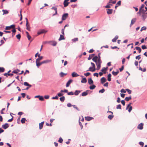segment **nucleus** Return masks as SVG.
<instances>
[{
    "label": "nucleus",
    "instance_id": "1",
    "mask_svg": "<svg viewBox=\"0 0 147 147\" xmlns=\"http://www.w3.org/2000/svg\"><path fill=\"white\" fill-rule=\"evenodd\" d=\"M25 19L26 21V29L28 31L30 30V25L28 24V19L27 18H25Z\"/></svg>",
    "mask_w": 147,
    "mask_h": 147
},
{
    "label": "nucleus",
    "instance_id": "2",
    "mask_svg": "<svg viewBox=\"0 0 147 147\" xmlns=\"http://www.w3.org/2000/svg\"><path fill=\"white\" fill-rule=\"evenodd\" d=\"M68 16V14L67 13L63 14L62 16V20H65L67 18Z\"/></svg>",
    "mask_w": 147,
    "mask_h": 147
},
{
    "label": "nucleus",
    "instance_id": "3",
    "mask_svg": "<svg viewBox=\"0 0 147 147\" xmlns=\"http://www.w3.org/2000/svg\"><path fill=\"white\" fill-rule=\"evenodd\" d=\"M131 104V103H130L126 107V109H127L129 107L128 110V111L129 112H130L132 110V107L131 106H130Z\"/></svg>",
    "mask_w": 147,
    "mask_h": 147
},
{
    "label": "nucleus",
    "instance_id": "4",
    "mask_svg": "<svg viewBox=\"0 0 147 147\" xmlns=\"http://www.w3.org/2000/svg\"><path fill=\"white\" fill-rule=\"evenodd\" d=\"M47 32V31L45 30L44 29H41L39 30L37 32V34L38 35H40L41 34L45 33Z\"/></svg>",
    "mask_w": 147,
    "mask_h": 147
},
{
    "label": "nucleus",
    "instance_id": "5",
    "mask_svg": "<svg viewBox=\"0 0 147 147\" xmlns=\"http://www.w3.org/2000/svg\"><path fill=\"white\" fill-rule=\"evenodd\" d=\"M144 124L141 123L139 124L137 127V128L140 130H142L143 128Z\"/></svg>",
    "mask_w": 147,
    "mask_h": 147
},
{
    "label": "nucleus",
    "instance_id": "6",
    "mask_svg": "<svg viewBox=\"0 0 147 147\" xmlns=\"http://www.w3.org/2000/svg\"><path fill=\"white\" fill-rule=\"evenodd\" d=\"M69 0H64L63 2L64 7H66L68 6L69 3L68 2Z\"/></svg>",
    "mask_w": 147,
    "mask_h": 147
},
{
    "label": "nucleus",
    "instance_id": "7",
    "mask_svg": "<svg viewBox=\"0 0 147 147\" xmlns=\"http://www.w3.org/2000/svg\"><path fill=\"white\" fill-rule=\"evenodd\" d=\"M15 25L14 24H12L10 26H6L5 28V29L6 30H9L10 29V28H13L15 27Z\"/></svg>",
    "mask_w": 147,
    "mask_h": 147
},
{
    "label": "nucleus",
    "instance_id": "8",
    "mask_svg": "<svg viewBox=\"0 0 147 147\" xmlns=\"http://www.w3.org/2000/svg\"><path fill=\"white\" fill-rule=\"evenodd\" d=\"M141 16L142 18V20L144 21L147 18V15H145V14L144 13V12L142 13Z\"/></svg>",
    "mask_w": 147,
    "mask_h": 147
},
{
    "label": "nucleus",
    "instance_id": "9",
    "mask_svg": "<svg viewBox=\"0 0 147 147\" xmlns=\"http://www.w3.org/2000/svg\"><path fill=\"white\" fill-rule=\"evenodd\" d=\"M2 127L4 129H6L9 127V125L8 123H5L4 124L2 125Z\"/></svg>",
    "mask_w": 147,
    "mask_h": 147
},
{
    "label": "nucleus",
    "instance_id": "10",
    "mask_svg": "<svg viewBox=\"0 0 147 147\" xmlns=\"http://www.w3.org/2000/svg\"><path fill=\"white\" fill-rule=\"evenodd\" d=\"M88 82L90 85H92L93 84V81L91 78H88Z\"/></svg>",
    "mask_w": 147,
    "mask_h": 147
},
{
    "label": "nucleus",
    "instance_id": "11",
    "mask_svg": "<svg viewBox=\"0 0 147 147\" xmlns=\"http://www.w3.org/2000/svg\"><path fill=\"white\" fill-rule=\"evenodd\" d=\"M107 13L108 14H111L112 13L113 9H107Z\"/></svg>",
    "mask_w": 147,
    "mask_h": 147
},
{
    "label": "nucleus",
    "instance_id": "12",
    "mask_svg": "<svg viewBox=\"0 0 147 147\" xmlns=\"http://www.w3.org/2000/svg\"><path fill=\"white\" fill-rule=\"evenodd\" d=\"M36 65L37 67L38 68L39 67V66L43 64H44L43 61H42L40 62L39 61L36 62Z\"/></svg>",
    "mask_w": 147,
    "mask_h": 147
},
{
    "label": "nucleus",
    "instance_id": "13",
    "mask_svg": "<svg viewBox=\"0 0 147 147\" xmlns=\"http://www.w3.org/2000/svg\"><path fill=\"white\" fill-rule=\"evenodd\" d=\"M85 118V119L88 121H90L93 119V118L92 117L88 116L86 117Z\"/></svg>",
    "mask_w": 147,
    "mask_h": 147
},
{
    "label": "nucleus",
    "instance_id": "14",
    "mask_svg": "<svg viewBox=\"0 0 147 147\" xmlns=\"http://www.w3.org/2000/svg\"><path fill=\"white\" fill-rule=\"evenodd\" d=\"M100 81L101 83L103 84L106 82V79L104 77H103L100 79Z\"/></svg>",
    "mask_w": 147,
    "mask_h": 147
},
{
    "label": "nucleus",
    "instance_id": "15",
    "mask_svg": "<svg viewBox=\"0 0 147 147\" xmlns=\"http://www.w3.org/2000/svg\"><path fill=\"white\" fill-rule=\"evenodd\" d=\"M73 80L71 79L69 80L67 83L66 84V87H68L70 84L72 82Z\"/></svg>",
    "mask_w": 147,
    "mask_h": 147
},
{
    "label": "nucleus",
    "instance_id": "16",
    "mask_svg": "<svg viewBox=\"0 0 147 147\" xmlns=\"http://www.w3.org/2000/svg\"><path fill=\"white\" fill-rule=\"evenodd\" d=\"M71 76L73 77H76L78 76L79 75L75 72H73L72 73Z\"/></svg>",
    "mask_w": 147,
    "mask_h": 147
},
{
    "label": "nucleus",
    "instance_id": "17",
    "mask_svg": "<svg viewBox=\"0 0 147 147\" xmlns=\"http://www.w3.org/2000/svg\"><path fill=\"white\" fill-rule=\"evenodd\" d=\"M98 58V57L97 56H94L92 59V60L95 62L96 64V63H97V60Z\"/></svg>",
    "mask_w": 147,
    "mask_h": 147
},
{
    "label": "nucleus",
    "instance_id": "18",
    "mask_svg": "<svg viewBox=\"0 0 147 147\" xmlns=\"http://www.w3.org/2000/svg\"><path fill=\"white\" fill-rule=\"evenodd\" d=\"M44 121H42L39 124V128L40 129H42L43 127V125L44 123Z\"/></svg>",
    "mask_w": 147,
    "mask_h": 147
},
{
    "label": "nucleus",
    "instance_id": "19",
    "mask_svg": "<svg viewBox=\"0 0 147 147\" xmlns=\"http://www.w3.org/2000/svg\"><path fill=\"white\" fill-rule=\"evenodd\" d=\"M87 80L85 78H83L81 81V82L82 83H85L87 82Z\"/></svg>",
    "mask_w": 147,
    "mask_h": 147
},
{
    "label": "nucleus",
    "instance_id": "20",
    "mask_svg": "<svg viewBox=\"0 0 147 147\" xmlns=\"http://www.w3.org/2000/svg\"><path fill=\"white\" fill-rule=\"evenodd\" d=\"M112 74L114 76H117V74L119 73V71L118 69H117V71L116 72L114 71L112 72Z\"/></svg>",
    "mask_w": 147,
    "mask_h": 147
},
{
    "label": "nucleus",
    "instance_id": "21",
    "mask_svg": "<svg viewBox=\"0 0 147 147\" xmlns=\"http://www.w3.org/2000/svg\"><path fill=\"white\" fill-rule=\"evenodd\" d=\"M44 63H47L49 62H51L52 61L51 59H47L43 61Z\"/></svg>",
    "mask_w": 147,
    "mask_h": 147
},
{
    "label": "nucleus",
    "instance_id": "22",
    "mask_svg": "<svg viewBox=\"0 0 147 147\" xmlns=\"http://www.w3.org/2000/svg\"><path fill=\"white\" fill-rule=\"evenodd\" d=\"M13 74L12 73H5L3 74V75L6 76L7 77H8L7 76H13Z\"/></svg>",
    "mask_w": 147,
    "mask_h": 147
},
{
    "label": "nucleus",
    "instance_id": "23",
    "mask_svg": "<svg viewBox=\"0 0 147 147\" xmlns=\"http://www.w3.org/2000/svg\"><path fill=\"white\" fill-rule=\"evenodd\" d=\"M50 42L52 43L51 45L53 46H55L57 44V42L55 41H51Z\"/></svg>",
    "mask_w": 147,
    "mask_h": 147
},
{
    "label": "nucleus",
    "instance_id": "24",
    "mask_svg": "<svg viewBox=\"0 0 147 147\" xmlns=\"http://www.w3.org/2000/svg\"><path fill=\"white\" fill-rule=\"evenodd\" d=\"M92 68H93L92 67H90L89 68V69L87 70L86 71H90L92 72L96 70V69L93 68V69H92Z\"/></svg>",
    "mask_w": 147,
    "mask_h": 147
},
{
    "label": "nucleus",
    "instance_id": "25",
    "mask_svg": "<svg viewBox=\"0 0 147 147\" xmlns=\"http://www.w3.org/2000/svg\"><path fill=\"white\" fill-rule=\"evenodd\" d=\"M43 58V57L42 56H41L40 57H38V58L36 60V62H37L40 61Z\"/></svg>",
    "mask_w": 147,
    "mask_h": 147
},
{
    "label": "nucleus",
    "instance_id": "26",
    "mask_svg": "<svg viewBox=\"0 0 147 147\" xmlns=\"http://www.w3.org/2000/svg\"><path fill=\"white\" fill-rule=\"evenodd\" d=\"M65 39V38L64 37L63 35L61 34L60 35V37H59V39L58 40L59 41H60L62 40H64Z\"/></svg>",
    "mask_w": 147,
    "mask_h": 147
},
{
    "label": "nucleus",
    "instance_id": "27",
    "mask_svg": "<svg viewBox=\"0 0 147 147\" xmlns=\"http://www.w3.org/2000/svg\"><path fill=\"white\" fill-rule=\"evenodd\" d=\"M88 91L87 90L86 91L82 92V96H86L88 94L87 92Z\"/></svg>",
    "mask_w": 147,
    "mask_h": 147
},
{
    "label": "nucleus",
    "instance_id": "28",
    "mask_svg": "<svg viewBox=\"0 0 147 147\" xmlns=\"http://www.w3.org/2000/svg\"><path fill=\"white\" fill-rule=\"evenodd\" d=\"M81 92V91H80V90H76L74 94V95L76 96H77V95H78V94H79V93H80Z\"/></svg>",
    "mask_w": 147,
    "mask_h": 147
},
{
    "label": "nucleus",
    "instance_id": "29",
    "mask_svg": "<svg viewBox=\"0 0 147 147\" xmlns=\"http://www.w3.org/2000/svg\"><path fill=\"white\" fill-rule=\"evenodd\" d=\"M101 64L97 63H96V65L97 66V68L96 69L97 70H98L100 69L101 67Z\"/></svg>",
    "mask_w": 147,
    "mask_h": 147
},
{
    "label": "nucleus",
    "instance_id": "30",
    "mask_svg": "<svg viewBox=\"0 0 147 147\" xmlns=\"http://www.w3.org/2000/svg\"><path fill=\"white\" fill-rule=\"evenodd\" d=\"M136 49L138 51L139 53H140L142 51V50L140 47H136L134 49Z\"/></svg>",
    "mask_w": 147,
    "mask_h": 147
},
{
    "label": "nucleus",
    "instance_id": "31",
    "mask_svg": "<svg viewBox=\"0 0 147 147\" xmlns=\"http://www.w3.org/2000/svg\"><path fill=\"white\" fill-rule=\"evenodd\" d=\"M111 74H109L107 76L108 77V80L109 81H110L111 80Z\"/></svg>",
    "mask_w": 147,
    "mask_h": 147
},
{
    "label": "nucleus",
    "instance_id": "32",
    "mask_svg": "<svg viewBox=\"0 0 147 147\" xmlns=\"http://www.w3.org/2000/svg\"><path fill=\"white\" fill-rule=\"evenodd\" d=\"M2 11L3 12V15L5 14H7L8 13V11L7 10L3 9Z\"/></svg>",
    "mask_w": 147,
    "mask_h": 147
},
{
    "label": "nucleus",
    "instance_id": "33",
    "mask_svg": "<svg viewBox=\"0 0 147 147\" xmlns=\"http://www.w3.org/2000/svg\"><path fill=\"white\" fill-rule=\"evenodd\" d=\"M131 96H130L129 97H126L125 99V100L128 101H129V100L131 99Z\"/></svg>",
    "mask_w": 147,
    "mask_h": 147
},
{
    "label": "nucleus",
    "instance_id": "34",
    "mask_svg": "<svg viewBox=\"0 0 147 147\" xmlns=\"http://www.w3.org/2000/svg\"><path fill=\"white\" fill-rule=\"evenodd\" d=\"M136 20V18H134L131 20V25H133L135 22Z\"/></svg>",
    "mask_w": 147,
    "mask_h": 147
},
{
    "label": "nucleus",
    "instance_id": "35",
    "mask_svg": "<svg viewBox=\"0 0 147 147\" xmlns=\"http://www.w3.org/2000/svg\"><path fill=\"white\" fill-rule=\"evenodd\" d=\"M96 86L94 85H92L90 86L89 88L91 90H93L96 88Z\"/></svg>",
    "mask_w": 147,
    "mask_h": 147
},
{
    "label": "nucleus",
    "instance_id": "36",
    "mask_svg": "<svg viewBox=\"0 0 147 147\" xmlns=\"http://www.w3.org/2000/svg\"><path fill=\"white\" fill-rule=\"evenodd\" d=\"M65 99V97L64 96H62L60 98V100L62 102H63Z\"/></svg>",
    "mask_w": 147,
    "mask_h": 147
},
{
    "label": "nucleus",
    "instance_id": "37",
    "mask_svg": "<svg viewBox=\"0 0 147 147\" xmlns=\"http://www.w3.org/2000/svg\"><path fill=\"white\" fill-rule=\"evenodd\" d=\"M71 40L73 42H75L78 40V38H75L73 39H72Z\"/></svg>",
    "mask_w": 147,
    "mask_h": 147
},
{
    "label": "nucleus",
    "instance_id": "38",
    "mask_svg": "<svg viewBox=\"0 0 147 147\" xmlns=\"http://www.w3.org/2000/svg\"><path fill=\"white\" fill-rule=\"evenodd\" d=\"M26 120V119L25 118H23L22 119L21 121L22 123H25V121Z\"/></svg>",
    "mask_w": 147,
    "mask_h": 147
},
{
    "label": "nucleus",
    "instance_id": "39",
    "mask_svg": "<svg viewBox=\"0 0 147 147\" xmlns=\"http://www.w3.org/2000/svg\"><path fill=\"white\" fill-rule=\"evenodd\" d=\"M5 70V69L3 67H0V73L3 72Z\"/></svg>",
    "mask_w": 147,
    "mask_h": 147
},
{
    "label": "nucleus",
    "instance_id": "40",
    "mask_svg": "<svg viewBox=\"0 0 147 147\" xmlns=\"http://www.w3.org/2000/svg\"><path fill=\"white\" fill-rule=\"evenodd\" d=\"M98 61H97V63L101 64L102 63V61L101 60L100 58H98Z\"/></svg>",
    "mask_w": 147,
    "mask_h": 147
},
{
    "label": "nucleus",
    "instance_id": "41",
    "mask_svg": "<svg viewBox=\"0 0 147 147\" xmlns=\"http://www.w3.org/2000/svg\"><path fill=\"white\" fill-rule=\"evenodd\" d=\"M144 7V4H142L140 7L139 9L140 10H142V11H144V9H143Z\"/></svg>",
    "mask_w": 147,
    "mask_h": 147
},
{
    "label": "nucleus",
    "instance_id": "42",
    "mask_svg": "<svg viewBox=\"0 0 147 147\" xmlns=\"http://www.w3.org/2000/svg\"><path fill=\"white\" fill-rule=\"evenodd\" d=\"M66 74H65L62 72H61L59 74L60 76L61 77H63L64 75H66Z\"/></svg>",
    "mask_w": 147,
    "mask_h": 147
},
{
    "label": "nucleus",
    "instance_id": "43",
    "mask_svg": "<svg viewBox=\"0 0 147 147\" xmlns=\"http://www.w3.org/2000/svg\"><path fill=\"white\" fill-rule=\"evenodd\" d=\"M113 117L114 116L113 115H110L108 116V118L110 119H112Z\"/></svg>",
    "mask_w": 147,
    "mask_h": 147
},
{
    "label": "nucleus",
    "instance_id": "44",
    "mask_svg": "<svg viewBox=\"0 0 147 147\" xmlns=\"http://www.w3.org/2000/svg\"><path fill=\"white\" fill-rule=\"evenodd\" d=\"M39 99L40 100L42 101H43L44 100L43 97L42 96H40Z\"/></svg>",
    "mask_w": 147,
    "mask_h": 147
},
{
    "label": "nucleus",
    "instance_id": "45",
    "mask_svg": "<svg viewBox=\"0 0 147 147\" xmlns=\"http://www.w3.org/2000/svg\"><path fill=\"white\" fill-rule=\"evenodd\" d=\"M117 109H121V105L119 104L117 105L116 107Z\"/></svg>",
    "mask_w": 147,
    "mask_h": 147
},
{
    "label": "nucleus",
    "instance_id": "46",
    "mask_svg": "<svg viewBox=\"0 0 147 147\" xmlns=\"http://www.w3.org/2000/svg\"><path fill=\"white\" fill-rule=\"evenodd\" d=\"M17 38L18 39H20L21 38V35L20 34H17L16 36Z\"/></svg>",
    "mask_w": 147,
    "mask_h": 147
},
{
    "label": "nucleus",
    "instance_id": "47",
    "mask_svg": "<svg viewBox=\"0 0 147 147\" xmlns=\"http://www.w3.org/2000/svg\"><path fill=\"white\" fill-rule=\"evenodd\" d=\"M126 90L128 92L129 94H131V91L128 89H126Z\"/></svg>",
    "mask_w": 147,
    "mask_h": 147
},
{
    "label": "nucleus",
    "instance_id": "48",
    "mask_svg": "<svg viewBox=\"0 0 147 147\" xmlns=\"http://www.w3.org/2000/svg\"><path fill=\"white\" fill-rule=\"evenodd\" d=\"M146 29V26H143L141 28L140 31H142V30H145Z\"/></svg>",
    "mask_w": 147,
    "mask_h": 147
},
{
    "label": "nucleus",
    "instance_id": "49",
    "mask_svg": "<svg viewBox=\"0 0 147 147\" xmlns=\"http://www.w3.org/2000/svg\"><path fill=\"white\" fill-rule=\"evenodd\" d=\"M22 9H21L20 11V21L22 20Z\"/></svg>",
    "mask_w": 147,
    "mask_h": 147
},
{
    "label": "nucleus",
    "instance_id": "50",
    "mask_svg": "<svg viewBox=\"0 0 147 147\" xmlns=\"http://www.w3.org/2000/svg\"><path fill=\"white\" fill-rule=\"evenodd\" d=\"M105 91V90L104 88H102L101 90H100L99 91V93H103Z\"/></svg>",
    "mask_w": 147,
    "mask_h": 147
},
{
    "label": "nucleus",
    "instance_id": "51",
    "mask_svg": "<svg viewBox=\"0 0 147 147\" xmlns=\"http://www.w3.org/2000/svg\"><path fill=\"white\" fill-rule=\"evenodd\" d=\"M79 125L81 127V129H82L83 127V126L82 123L80 122V121H79Z\"/></svg>",
    "mask_w": 147,
    "mask_h": 147
},
{
    "label": "nucleus",
    "instance_id": "52",
    "mask_svg": "<svg viewBox=\"0 0 147 147\" xmlns=\"http://www.w3.org/2000/svg\"><path fill=\"white\" fill-rule=\"evenodd\" d=\"M63 95V94L62 93H61V92H59V93H58L57 94V95L59 97H60V96H62Z\"/></svg>",
    "mask_w": 147,
    "mask_h": 147
},
{
    "label": "nucleus",
    "instance_id": "53",
    "mask_svg": "<svg viewBox=\"0 0 147 147\" xmlns=\"http://www.w3.org/2000/svg\"><path fill=\"white\" fill-rule=\"evenodd\" d=\"M67 94L69 95H73L74 94V93L72 92H67Z\"/></svg>",
    "mask_w": 147,
    "mask_h": 147
},
{
    "label": "nucleus",
    "instance_id": "54",
    "mask_svg": "<svg viewBox=\"0 0 147 147\" xmlns=\"http://www.w3.org/2000/svg\"><path fill=\"white\" fill-rule=\"evenodd\" d=\"M140 56V55H139L136 56L135 58L136 59L139 60L141 58Z\"/></svg>",
    "mask_w": 147,
    "mask_h": 147
},
{
    "label": "nucleus",
    "instance_id": "55",
    "mask_svg": "<svg viewBox=\"0 0 147 147\" xmlns=\"http://www.w3.org/2000/svg\"><path fill=\"white\" fill-rule=\"evenodd\" d=\"M90 74V73L89 72H87V73L84 74V76H86V77L88 76H89Z\"/></svg>",
    "mask_w": 147,
    "mask_h": 147
},
{
    "label": "nucleus",
    "instance_id": "56",
    "mask_svg": "<svg viewBox=\"0 0 147 147\" xmlns=\"http://www.w3.org/2000/svg\"><path fill=\"white\" fill-rule=\"evenodd\" d=\"M13 73L16 74H18V72L17 71V70H15L12 71V74Z\"/></svg>",
    "mask_w": 147,
    "mask_h": 147
},
{
    "label": "nucleus",
    "instance_id": "57",
    "mask_svg": "<svg viewBox=\"0 0 147 147\" xmlns=\"http://www.w3.org/2000/svg\"><path fill=\"white\" fill-rule=\"evenodd\" d=\"M52 9L54 10L55 11H57V8L55 7H53L51 9Z\"/></svg>",
    "mask_w": 147,
    "mask_h": 147
},
{
    "label": "nucleus",
    "instance_id": "58",
    "mask_svg": "<svg viewBox=\"0 0 147 147\" xmlns=\"http://www.w3.org/2000/svg\"><path fill=\"white\" fill-rule=\"evenodd\" d=\"M63 141V140L61 137L59 138V140H58L59 142L60 143H62V142Z\"/></svg>",
    "mask_w": 147,
    "mask_h": 147
},
{
    "label": "nucleus",
    "instance_id": "59",
    "mask_svg": "<svg viewBox=\"0 0 147 147\" xmlns=\"http://www.w3.org/2000/svg\"><path fill=\"white\" fill-rule=\"evenodd\" d=\"M143 12V11H142V10L139 9V11L137 13V14H139L140 15L141 13H142Z\"/></svg>",
    "mask_w": 147,
    "mask_h": 147
},
{
    "label": "nucleus",
    "instance_id": "60",
    "mask_svg": "<svg viewBox=\"0 0 147 147\" xmlns=\"http://www.w3.org/2000/svg\"><path fill=\"white\" fill-rule=\"evenodd\" d=\"M91 64L92 65L93 68H95V65L94 63L91 62Z\"/></svg>",
    "mask_w": 147,
    "mask_h": 147
},
{
    "label": "nucleus",
    "instance_id": "61",
    "mask_svg": "<svg viewBox=\"0 0 147 147\" xmlns=\"http://www.w3.org/2000/svg\"><path fill=\"white\" fill-rule=\"evenodd\" d=\"M142 49L144 50L146 49L147 48V47L145 45H144L142 46Z\"/></svg>",
    "mask_w": 147,
    "mask_h": 147
},
{
    "label": "nucleus",
    "instance_id": "62",
    "mask_svg": "<svg viewBox=\"0 0 147 147\" xmlns=\"http://www.w3.org/2000/svg\"><path fill=\"white\" fill-rule=\"evenodd\" d=\"M72 106L74 108L76 109L78 111H80L79 109L77 107H76L75 105H73Z\"/></svg>",
    "mask_w": 147,
    "mask_h": 147
},
{
    "label": "nucleus",
    "instance_id": "63",
    "mask_svg": "<svg viewBox=\"0 0 147 147\" xmlns=\"http://www.w3.org/2000/svg\"><path fill=\"white\" fill-rule=\"evenodd\" d=\"M121 102L123 106H124L125 105V102L124 100H121Z\"/></svg>",
    "mask_w": 147,
    "mask_h": 147
},
{
    "label": "nucleus",
    "instance_id": "64",
    "mask_svg": "<svg viewBox=\"0 0 147 147\" xmlns=\"http://www.w3.org/2000/svg\"><path fill=\"white\" fill-rule=\"evenodd\" d=\"M101 71L102 72H103V73L104 74H105L106 73V71L105 70V69H104V68H103L101 70Z\"/></svg>",
    "mask_w": 147,
    "mask_h": 147
}]
</instances>
